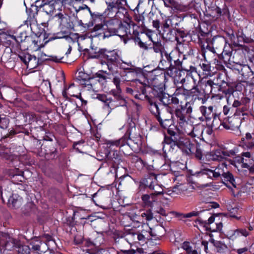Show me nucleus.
Here are the masks:
<instances>
[{
	"instance_id": "603ef678",
	"label": "nucleus",
	"mask_w": 254,
	"mask_h": 254,
	"mask_svg": "<svg viewBox=\"0 0 254 254\" xmlns=\"http://www.w3.org/2000/svg\"><path fill=\"white\" fill-rule=\"evenodd\" d=\"M200 66L206 75L211 74V66L209 63L207 62L203 63L200 64Z\"/></svg>"
},
{
	"instance_id": "e2e57ef3",
	"label": "nucleus",
	"mask_w": 254,
	"mask_h": 254,
	"mask_svg": "<svg viewBox=\"0 0 254 254\" xmlns=\"http://www.w3.org/2000/svg\"><path fill=\"white\" fill-rule=\"evenodd\" d=\"M199 173L202 175H206L208 177L212 178L213 170L207 168H204L202 169Z\"/></svg>"
},
{
	"instance_id": "0eeeda50",
	"label": "nucleus",
	"mask_w": 254,
	"mask_h": 254,
	"mask_svg": "<svg viewBox=\"0 0 254 254\" xmlns=\"http://www.w3.org/2000/svg\"><path fill=\"white\" fill-rule=\"evenodd\" d=\"M207 46L206 49L213 53L221 52L224 46L227 43L226 39L221 36H216L211 39H206Z\"/></svg>"
},
{
	"instance_id": "338daca9",
	"label": "nucleus",
	"mask_w": 254,
	"mask_h": 254,
	"mask_svg": "<svg viewBox=\"0 0 254 254\" xmlns=\"http://www.w3.org/2000/svg\"><path fill=\"white\" fill-rule=\"evenodd\" d=\"M250 102V99L248 97H243L241 99V103L242 106H244L242 107V109L244 111H246L247 109V105Z\"/></svg>"
},
{
	"instance_id": "2f4dec72",
	"label": "nucleus",
	"mask_w": 254,
	"mask_h": 254,
	"mask_svg": "<svg viewBox=\"0 0 254 254\" xmlns=\"http://www.w3.org/2000/svg\"><path fill=\"white\" fill-rule=\"evenodd\" d=\"M116 32L118 33V36L123 38L124 42L126 43L127 40L124 38V37L127 36L128 33L130 34L129 28L125 25L120 24Z\"/></svg>"
},
{
	"instance_id": "8fccbe9b",
	"label": "nucleus",
	"mask_w": 254,
	"mask_h": 254,
	"mask_svg": "<svg viewBox=\"0 0 254 254\" xmlns=\"http://www.w3.org/2000/svg\"><path fill=\"white\" fill-rule=\"evenodd\" d=\"M239 234H241L242 236L246 237L250 235L249 232L245 229H237L233 231L231 237L236 238L237 236H239Z\"/></svg>"
},
{
	"instance_id": "6e6552de",
	"label": "nucleus",
	"mask_w": 254,
	"mask_h": 254,
	"mask_svg": "<svg viewBox=\"0 0 254 254\" xmlns=\"http://www.w3.org/2000/svg\"><path fill=\"white\" fill-rule=\"evenodd\" d=\"M63 6L61 0H51L40 5V8L47 14L52 15L58 11H61Z\"/></svg>"
},
{
	"instance_id": "0e129e2a",
	"label": "nucleus",
	"mask_w": 254,
	"mask_h": 254,
	"mask_svg": "<svg viewBox=\"0 0 254 254\" xmlns=\"http://www.w3.org/2000/svg\"><path fill=\"white\" fill-rule=\"evenodd\" d=\"M91 79L85 80V81H82L80 82L79 83L80 85L82 86L83 87L87 88L88 90H90L92 89V84L91 82Z\"/></svg>"
},
{
	"instance_id": "09e8293b",
	"label": "nucleus",
	"mask_w": 254,
	"mask_h": 254,
	"mask_svg": "<svg viewBox=\"0 0 254 254\" xmlns=\"http://www.w3.org/2000/svg\"><path fill=\"white\" fill-rule=\"evenodd\" d=\"M97 99L104 102L106 106L110 109V104H111V98H108L107 95L105 94H98Z\"/></svg>"
},
{
	"instance_id": "f03ea898",
	"label": "nucleus",
	"mask_w": 254,
	"mask_h": 254,
	"mask_svg": "<svg viewBox=\"0 0 254 254\" xmlns=\"http://www.w3.org/2000/svg\"><path fill=\"white\" fill-rule=\"evenodd\" d=\"M192 104L191 102H187L185 105L181 104L176 109L175 115L180 126L186 125L184 128V132L193 138L197 135L194 132L195 127L187 123L188 116L190 115L192 112Z\"/></svg>"
},
{
	"instance_id": "6ab92c4d",
	"label": "nucleus",
	"mask_w": 254,
	"mask_h": 254,
	"mask_svg": "<svg viewBox=\"0 0 254 254\" xmlns=\"http://www.w3.org/2000/svg\"><path fill=\"white\" fill-rule=\"evenodd\" d=\"M106 162L110 164L113 167H116L120 163V156L117 151H113L112 155L110 152L106 155L105 158Z\"/></svg>"
},
{
	"instance_id": "2eb2a0df",
	"label": "nucleus",
	"mask_w": 254,
	"mask_h": 254,
	"mask_svg": "<svg viewBox=\"0 0 254 254\" xmlns=\"http://www.w3.org/2000/svg\"><path fill=\"white\" fill-rule=\"evenodd\" d=\"M157 175L153 173L148 174L141 182L142 185L150 190L154 189L155 185H158Z\"/></svg>"
},
{
	"instance_id": "4c0bfd02",
	"label": "nucleus",
	"mask_w": 254,
	"mask_h": 254,
	"mask_svg": "<svg viewBox=\"0 0 254 254\" xmlns=\"http://www.w3.org/2000/svg\"><path fill=\"white\" fill-rule=\"evenodd\" d=\"M208 158L209 160L214 161H222L221 155L219 154L218 149L210 152L208 155Z\"/></svg>"
},
{
	"instance_id": "b1692460",
	"label": "nucleus",
	"mask_w": 254,
	"mask_h": 254,
	"mask_svg": "<svg viewBox=\"0 0 254 254\" xmlns=\"http://www.w3.org/2000/svg\"><path fill=\"white\" fill-rule=\"evenodd\" d=\"M167 7H170L173 10L184 11L186 7L179 4L175 0H162Z\"/></svg>"
},
{
	"instance_id": "f704fd0d",
	"label": "nucleus",
	"mask_w": 254,
	"mask_h": 254,
	"mask_svg": "<svg viewBox=\"0 0 254 254\" xmlns=\"http://www.w3.org/2000/svg\"><path fill=\"white\" fill-rule=\"evenodd\" d=\"M126 237V239L130 240L132 243L139 241L138 232H135L132 230H130L127 232Z\"/></svg>"
},
{
	"instance_id": "473e14b6",
	"label": "nucleus",
	"mask_w": 254,
	"mask_h": 254,
	"mask_svg": "<svg viewBox=\"0 0 254 254\" xmlns=\"http://www.w3.org/2000/svg\"><path fill=\"white\" fill-rule=\"evenodd\" d=\"M210 242L216 248L217 252L219 253H224L228 249L227 245L222 242L213 239L210 241Z\"/></svg>"
},
{
	"instance_id": "f8f14e48",
	"label": "nucleus",
	"mask_w": 254,
	"mask_h": 254,
	"mask_svg": "<svg viewBox=\"0 0 254 254\" xmlns=\"http://www.w3.org/2000/svg\"><path fill=\"white\" fill-rule=\"evenodd\" d=\"M199 110L202 115V117L199 118V120L202 121H205L206 123H210L214 116L216 114V113L213 111V107L212 106L208 107L201 106Z\"/></svg>"
},
{
	"instance_id": "13d9d810",
	"label": "nucleus",
	"mask_w": 254,
	"mask_h": 254,
	"mask_svg": "<svg viewBox=\"0 0 254 254\" xmlns=\"http://www.w3.org/2000/svg\"><path fill=\"white\" fill-rule=\"evenodd\" d=\"M211 88L212 92L211 94L213 95H216L221 90V85L218 83H215L213 80H211Z\"/></svg>"
},
{
	"instance_id": "20e7f679",
	"label": "nucleus",
	"mask_w": 254,
	"mask_h": 254,
	"mask_svg": "<svg viewBox=\"0 0 254 254\" xmlns=\"http://www.w3.org/2000/svg\"><path fill=\"white\" fill-rule=\"evenodd\" d=\"M190 68L192 70L190 71L189 70H187V78L190 77L193 81V85L192 88H191V96L195 99H197L199 100H201L202 103L204 104L206 101V97H205L203 92L201 89L198 88L196 83V80L194 79L195 76L198 77L199 78V75L197 74L195 71L193 72L195 69L194 67L190 66Z\"/></svg>"
},
{
	"instance_id": "ea45409f",
	"label": "nucleus",
	"mask_w": 254,
	"mask_h": 254,
	"mask_svg": "<svg viewBox=\"0 0 254 254\" xmlns=\"http://www.w3.org/2000/svg\"><path fill=\"white\" fill-rule=\"evenodd\" d=\"M251 39L247 37L242 31H239L237 33V41H238L239 46H242V43H249Z\"/></svg>"
},
{
	"instance_id": "e433bc0d",
	"label": "nucleus",
	"mask_w": 254,
	"mask_h": 254,
	"mask_svg": "<svg viewBox=\"0 0 254 254\" xmlns=\"http://www.w3.org/2000/svg\"><path fill=\"white\" fill-rule=\"evenodd\" d=\"M145 38L151 39L150 36H147L145 35L144 37H142V40L139 37H136L135 39V42L137 44L139 47L145 50H147L148 48L147 46V43L145 41Z\"/></svg>"
},
{
	"instance_id": "58836bf2",
	"label": "nucleus",
	"mask_w": 254,
	"mask_h": 254,
	"mask_svg": "<svg viewBox=\"0 0 254 254\" xmlns=\"http://www.w3.org/2000/svg\"><path fill=\"white\" fill-rule=\"evenodd\" d=\"M35 38L38 39L33 36H29L27 39V41L26 43L25 44L24 47H26V49H28L29 47L31 48L32 47H38L39 45L38 41L36 40Z\"/></svg>"
},
{
	"instance_id": "bb28decb",
	"label": "nucleus",
	"mask_w": 254,
	"mask_h": 254,
	"mask_svg": "<svg viewBox=\"0 0 254 254\" xmlns=\"http://www.w3.org/2000/svg\"><path fill=\"white\" fill-rule=\"evenodd\" d=\"M144 98L148 101L149 103V109L150 111L153 114H154L157 119V117L159 116H160V112L159 111L158 105L156 104V103L153 102L151 101V99H150V97L148 95H145V96H144Z\"/></svg>"
},
{
	"instance_id": "a211bd4d",
	"label": "nucleus",
	"mask_w": 254,
	"mask_h": 254,
	"mask_svg": "<svg viewBox=\"0 0 254 254\" xmlns=\"http://www.w3.org/2000/svg\"><path fill=\"white\" fill-rule=\"evenodd\" d=\"M172 114L170 109H166V118L161 117L159 116L157 117V121L159 122L160 126L164 128H167L170 127L172 123Z\"/></svg>"
},
{
	"instance_id": "680f3d73",
	"label": "nucleus",
	"mask_w": 254,
	"mask_h": 254,
	"mask_svg": "<svg viewBox=\"0 0 254 254\" xmlns=\"http://www.w3.org/2000/svg\"><path fill=\"white\" fill-rule=\"evenodd\" d=\"M33 21L31 16L28 17L27 20L24 21V24L22 25L19 28H21L22 29L24 27H26L29 30H32L31 25Z\"/></svg>"
},
{
	"instance_id": "cd10ccee",
	"label": "nucleus",
	"mask_w": 254,
	"mask_h": 254,
	"mask_svg": "<svg viewBox=\"0 0 254 254\" xmlns=\"http://www.w3.org/2000/svg\"><path fill=\"white\" fill-rule=\"evenodd\" d=\"M164 70H166L165 74H167L174 78L180 77L182 72V71L177 69L175 66H173V65H171L170 68L165 69Z\"/></svg>"
},
{
	"instance_id": "aec40b11",
	"label": "nucleus",
	"mask_w": 254,
	"mask_h": 254,
	"mask_svg": "<svg viewBox=\"0 0 254 254\" xmlns=\"http://www.w3.org/2000/svg\"><path fill=\"white\" fill-rule=\"evenodd\" d=\"M222 55L223 57L227 56L228 57L227 60L228 61H231L234 63H237V62L234 61V58L235 56L238 55V53L235 51L233 54V56L232 57L233 49L230 44L227 43L224 46L222 50Z\"/></svg>"
},
{
	"instance_id": "f257e3e1",
	"label": "nucleus",
	"mask_w": 254,
	"mask_h": 254,
	"mask_svg": "<svg viewBox=\"0 0 254 254\" xmlns=\"http://www.w3.org/2000/svg\"><path fill=\"white\" fill-rule=\"evenodd\" d=\"M170 136H165V141L170 144L171 147L177 146L187 154L193 153L196 149V144L190 141V139L183 135L176 132L171 128L167 129Z\"/></svg>"
},
{
	"instance_id": "dca6fc26",
	"label": "nucleus",
	"mask_w": 254,
	"mask_h": 254,
	"mask_svg": "<svg viewBox=\"0 0 254 254\" xmlns=\"http://www.w3.org/2000/svg\"><path fill=\"white\" fill-rule=\"evenodd\" d=\"M219 154L221 155V159L222 161L226 160L228 157H231L236 155L237 147H234L231 149H228V148L224 146H222L218 148Z\"/></svg>"
},
{
	"instance_id": "052dcab7",
	"label": "nucleus",
	"mask_w": 254,
	"mask_h": 254,
	"mask_svg": "<svg viewBox=\"0 0 254 254\" xmlns=\"http://www.w3.org/2000/svg\"><path fill=\"white\" fill-rule=\"evenodd\" d=\"M134 20L137 22L139 26H142L144 24V17L142 14H135Z\"/></svg>"
},
{
	"instance_id": "de8ad7c7",
	"label": "nucleus",
	"mask_w": 254,
	"mask_h": 254,
	"mask_svg": "<svg viewBox=\"0 0 254 254\" xmlns=\"http://www.w3.org/2000/svg\"><path fill=\"white\" fill-rule=\"evenodd\" d=\"M94 78V76H90L84 72H79L76 77V79L78 83H80V82H82V81H85V80H87L88 79H93Z\"/></svg>"
},
{
	"instance_id": "6e6d98bb",
	"label": "nucleus",
	"mask_w": 254,
	"mask_h": 254,
	"mask_svg": "<svg viewBox=\"0 0 254 254\" xmlns=\"http://www.w3.org/2000/svg\"><path fill=\"white\" fill-rule=\"evenodd\" d=\"M171 96L165 92L163 94V96L158 99L162 104L166 106H168L170 105V100Z\"/></svg>"
},
{
	"instance_id": "79ce46f5",
	"label": "nucleus",
	"mask_w": 254,
	"mask_h": 254,
	"mask_svg": "<svg viewBox=\"0 0 254 254\" xmlns=\"http://www.w3.org/2000/svg\"><path fill=\"white\" fill-rule=\"evenodd\" d=\"M99 72H100L96 73L95 74L96 77L99 78L98 80L99 82H105L108 78H111L108 77V76L110 75V73H106V71L103 70L100 71Z\"/></svg>"
},
{
	"instance_id": "72a5a7b5",
	"label": "nucleus",
	"mask_w": 254,
	"mask_h": 254,
	"mask_svg": "<svg viewBox=\"0 0 254 254\" xmlns=\"http://www.w3.org/2000/svg\"><path fill=\"white\" fill-rule=\"evenodd\" d=\"M222 180L225 182H229L234 187L236 188L235 181L233 175L230 172L223 173L222 175Z\"/></svg>"
},
{
	"instance_id": "423d86ee",
	"label": "nucleus",
	"mask_w": 254,
	"mask_h": 254,
	"mask_svg": "<svg viewBox=\"0 0 254 254\" xmlns=\"http://www.w3.org/2000/svg\"><path fill=\"white\" fill-rule=\"evenodd\" d=\"M139 90L144 96L148 95L150 98L154 97L159 99L165 93L162 87L154 86L152 88L141 82H139Z\"/></svg>"
},
{
	"instance_id": "a19ab883",
	"label": "nucleus",
	"mask_w": 254,
	"mask_h": 254,
	"mask_svg": "<svg viewBox=\"0 0 254 254\" xmlns=\"http://www.w3.org/2000/svg\"><path fill=\"white\" fill-rule=\"evenodd\" d=\"M211 123L210 124V127L212 128H213L214 129H217L219 128V126L220 125L222 126V123H221L220 120L219 119V118L218 116L216 114H215V116L213 117V119H212L211 121L210 122Z\"/></svg>"
},
{
	"instance_id": "5fc2aeb1",
	"label": "nucleus",
	"mask_w": 254,
	"mask_h": 254,
	"mask_svg": "<svg viewBox=\"0 0 254 254\" xmlns=\"http://www.w3.org/2000/svg\"><path fill=\"white\" fill-rule=\"evenodd\" d=\"M18 249V252L21 254H30V249L28 246L23 245L20 242V245L19 247H17Z\"/></svg>"
},
{
	"instance_id": "69168bd1",
	"label": "nucleus",
	"mask_w": 254,
	"mask_h": 254,
	"mask_svg": "<svg viewBox=\"0 0 254 254\" xmlns=\"http://www.w3.org/2000/svg\"><path fill=\"white\" fill-rule=\"evenodd\" d=\"M151 190L154 191L153 193L154 195H159L163 193V189L161 186V185L158 184L155 185V186L154 187V189H152Z\"/></svg>"
},
{
	"instance_id": "39448f33",
	"label": "nucleus",
	"mask_w": 254,
	"mask_h": 254,
	"mask_svg": "<svg viewBox=\"0 0 254 254\" xmlns=\"http://www.w3.org/2000/svg\"><path fill=\"white\" fill-rule=\"evenodd\" d=\"M125 215L137 224H144V220L150 221L153 217V213L150 210H139L137 212H126Z\"/></svg>"
},
{
	"instance_id": "412c9836",
	"label": "nucleus",
	"mask_w": 254,
	"mask_h": 254,
	"mask_svg": "<svg viewBox=\"0 0 254 254\" xmlns=\"http://www.w3.org/2000/svg\"><path fill=\"white\" fill-rule=\"evenodd\" d=\"M142 227L143 229L140 232H138L139 241L145 242L146 240H151V228L148 226L147 224L145 223L143 224Z\"/></svg>"
},
{
	"instance_id": "4be33fe9",
	"label": "nucleus",
	"mask_w": 254,
	"mask_h": 254,
	"mask_svg": "<svg viewBox=\"0 0 254 254\" xmlns=\"http://www.w3.org/2000/svg\"><path fill=\"white\" fill-rule=\"evenodd\" d=\"M17 35L11 36V38L15 40V41L19 44L22 43L24 46L27 41V38L29 36L27 35V34L25 31H23L21 28H19L17 30Z\"/></svg>"
},
{
	"instance_id": "1a4fd4ad",
	"label": "nucleus",
	"mask_w": 254,
	"mask_h": 254,
	"mask_svg": "<svg viewBox=\"0 0 254 254\" xmlns=\"http://www.w3.org/2000/svg\"><path fill=\"white\" fill-rule=\"evenodd\" d=\"M111 92L114 96V99L111 98L109 114L110 113L112 110L115 108L119 106H125L127 103L126 100L121 94V91H118V90H112Z\"/></svg>"
},
{
	"instance_id": "4d7b16f0",
	"label": "nucleus",
	"mask_w": 254,
	"mask_h": 254,
	"mask_svg": "<svg viewBox=\"0 0 254 254\" xmlns=\"http://www.w3.org/2000/svg\"><path fill=\"white\" fill-rule=\"evenodd\" d=\"M243 168L248 169L251 173H254V159L253 157L252 159L250 160L249 163H243L242 164Z\"/></svg>"
},
{
	"instance_id": "9b49d317",
	"label": "nucleus",
	"mask_w": 254,
	"mask_h": 254,
	"mask_svg": "<svg viewBox=\"0 0 254 254\" xmlns=\"http://www.w3.org/2000/svg\"><path fill=\"white\" fill-rule=\"evenodd\" d=\"M175 18L173 16H168L164 20L162 23V28L163 29V34H165L166 32H169L171 34L173 32V30L178 33H182V31L176 28L178 25V23H173V20Z\"/></svg>"
},
{
	"instance_id": "5701e85b",
	"label": "nucleus",
	"mask_w": 254,
	"mask_h": 254,
	"mask_svg": "<svg viewBox=\"0 0 254 254\" xmlns=\"http://www.w3.org/2000/svg\"><path fill=\"white\" fill-rule=\"evenodd\" d=\"M116 243H118L120 248V250L117 252V254H134L135 253L134 250L125 249L126 247H124V245H126L127 247L129 245L126 239H121Z\"/></svg>"
},
{
	"instance_id": "c85d7f7f",
	"label": "nucleus",
	"mask_w": 254,
	"mask_h": 254,
	"mask_svg": "<svg viewBox=\"0 0 254 254\" xmlns=\"http://www.w3.org/2000/svg\"><path fill=\"white\" fill-rule=\"evenodd\" d=\"M182 248L186 251L187 254H200L195 247H193L189 242H185L183 243Z\"/></svg>"
},
{
	"instance_id": "49530a36",
	"label": "nucleus",
	"mask_w": 254,
	"mask_h": 254,
	"mask_svg": "<svg viewBox=\"0 0 254 254\" xmlns=\"http://www.w3.org/2000/svg\"><path fill=\"white\" fill-rule=\"evenodd\" d=\"M191 89L190 90L186 89L183 87H179L178 88L174 93V94L177 96L179 95H184L186 96H191Z\"/></svg>"
},
{
	"instance_id": "a18cd8bd",
	"label": "nucleus",
	"mask_w": 254,
	"mask_h": 254,
	"mask_svg": "<svg viewBox=\"0 0 254 254\" xmlns=\"http://www.w3.org/2000/svg\"><path fill=\"white\" fill-rule=\"evenodd\" d=\"M42 242L38 238L33 239L30 243L32 246V250L35 251H40L41 245H42Z\"/></svg>"
},
{
	"instance_id": "3c124183",
	"label": "nucleus",
	"mask_w": 254,
	"mask_h": 254,
	"mask_svg": "<svg viewBox=\"0 0 254 254\" xmlns=\"http://www.w3.org/2000/svg\"><path fill=\"white\" fill-rule=\"evenodd\" d=\"M48 57L47 58H45V60H50L56 63L61 62V60L63 59V56H47L46 54L41 53V58H43V56Z\"/></svg>"
},
{
	"instance_id": "4468645a",
	"label": "nucleus",
	"mask_w": 254,
	"mask_h": 254,
	"mask_svg": "<svg viewBox=\"0 0 254 254\" xmlns=\"http://www.w3.org/2000/svg\"><path fill=\"white\" fill-rule=\"evenodd\" d=\"M121 68L124 70L123 76L126 77L125 79L127 81H135L137 88L139 90V82L140 81L135 79L137 74L135 69L132 67H125L123 66H121Z\"/></svg>"
},
{
	"instance_id": "f3484780",
	"label": "nucleus",
	"mask_w": 254,
	"mask_h": 254,
	"mask_svg": "<svg viewBox=\"0 0 254 254\" xmlns=\"http://www.w3.org/2000/svg\"><path fill=\"white\" fill-rule=\"evenodd\" d=\"M202 213H204V214L202 216H199L195 222V223L198 222L201 225L207 227V225H210L214 222L215 218L213 216H211L207 220L210 214L207 210H205V211L202 212Z\"/></svg>"
},
{
	"instance_id": "ddd939ff",
	"label": "nucleus",
	"mask_w": 254,
	"mask_h": 254,
	"mask_svg": "<svg viewBox=\"0 0 254 254\" xmlns=\"http://www.w3.org/2000/svg\"><path fill=\"white\" fill-rule=\"evenodd\" d=\"M241 124V120L237 117H230L228 119V122H223L222 126L226 129H230L236 131V133L240 132L239 127Z\"/></svg>"
},
{
	"instance_id": "c03bdc74",
	"label": "nucleus",
	"mask_w": 254,
	"mask_h": 254,
	"mask_svg": "<svg viewBox=\"0 0 254 254\" xmlns=\"http://www.w3.org/2000/svg\"><path fill=\"white\" fill-rule=\"evenodd\" d=\"M153 48L155 52L160 53V54L162 55V53L166 52L161 42H153Z\"/></svg>"
},
{
	"instance_id": "c9c22d12",
	"label": "nucleus",
	"mask_w": 254,
	"mask_h": 254,
	"mask_svg": "<svg viewBox=\"0 0 254 254\" xmlns=\"http://www.w3.org/2000/svg\"><path fill=\"white\" fill-rule=\"evenodd\" d=\"M106 144L110 146L115 145L116 146H120L125 145L126 144L129 145V143L126 141L125 138H121L116 140H108L106 141Z\"/></svg>"
},
{
	"instance_id": "393cba45",
	"label": "nucleus",
	"mask_w": 254,
	"mask_h": 254,
	"mask_svg": "<svg viewBox=\"0 0 254 254\" xmlns=\"http://www.w3.org/2000/svg\"><path fill=\"white\" fill-rule=\"evenodd\" d=\"M20 245V241L18 239L13 238H9L4 244L5 250L11 251V250L17 248Z\"/></svg>"
},
{
	"instance_id": "864d4df0",
	"label": "nucleus",
	"mask_w": 254,
	"mask_h": 254,
	"mask_svg": "<svg viewBox=\"0 0 254 254\" xmlns=\"http://www.w3.org/2000/svg\"><path fill=\"white\" fill-rule=\"evenodd\" d=\"M55 16L58 18L59 23L61 25L65 27L67 26L65 25V23L67 22L68 18L65 15L61 12H59L58 13H56Z\"/></svg>"
},
{
	"instance_id": "c756f323",
	"label": "nucleus",
	"mask_w": 254,
	"mask_h": 254,
	"mask_svg": "<svg viewBox=\"0 0 254 254\" xmlns=\"http://www.w3.org/2000/svg\"><path fill=\"white\" fill-rule=\"evenodd\" d=\"M241 75L245 79H249L254 78V71H253L250 66H244L241 70Z\"/></svg>"
},
{
	"instance_id": "37998d69",
	"label": "nucleus",
	"mask_w": 254,
	"mask_h": 254,
	"mask_svg": "<svg viewBox=\"0 0 254 254\" xmlns=\"http://www.w3.org/2000/svg\"><path fill=\"white\" fill-rule=\"evenodd\" d=\"M19 58L26 65H28L32 61V59H34V60H36V57H32L31 55L29 54H22L21 55H19Z\"/></svg>"
},
{
	"instance_id": "7ed1b4c3",
	"label": "nucleus",
	"mask_w": 254,
	"mask_h": 254,
	"mask_svg": "<svg viewBox=\"0 0 254 254\" xmlns=\"http://www.w3.org/2000/svg\"><path fill=\"white\" fill-rule=\"evenodd\" d=\"M92 56L95 59L104 60L110 71L113 70L112 65L116 64L119 55L116 50H108L106 49H101L98 51L95 52Z\"/></svg>"
},
{
	"instance_id": "bf43d9fd",
	"label": "nucleus",
	"mask_w": 254,
	"mask_h": 254,
	"mask_svg": "<svg viewBox=\"0 0 254 254\" xmlns=\"http://www.w3.org/2000/svg\"><path fill=\"white\" fill-rule=\"evenodd\" d=\"M204 211H205V210H200V211H193L187 213V214H182V215L183 216V218H190L192 216H198L199 217V215L201 213H202V212H204Z\"/></svg>"
},
{
	"instance_id": "774afa93",
	"label": "nucleus",
	"mask_w": 254,
	"mask_h": 254,
	"mask_svg": "<svg viewBox=\"0 0 254 254\" xmlns=\"http://www.w3.org/2000/svg\"><path fill=\"white\" fill-rule=\"evenodd\" d=\"M23 177L20 175H14L12 178V182L14 184H18L19 182H22Z\"/></svg>"
},
{
	"instance_id": "a878e982",
	"label": "nucleus",
	"mask_w": 254,
	"mask_h": 254,
	"mask_svg": "<svg viewBox=\"0 0 254 254\" xmlns=\"http://www.w3.org/2000/svg\"><path fill=\"white\" fill-rule=\"evenodd\" d=\"M150 233L152 238L158 239L164 235L165 229L162 226L158 225L152 228H151Z\"/></svg>"
},
{
	"instance_id": "7c9ffc66",
	"label": "nucleus",
	"mask_w": 254,
	"mask_h": 254,
	"mask_svg": "<svg viewBox=\"0 0 254 254\" xmlns=\"http://www.w3.org/2000/svg\"><path fill=\"white\" fill-rule=\"evenodd\" d=\"M211 79L207 80L201 83V89L203 91L205 97H206V95H209L210 94H211Z\"/></svg>"
},
{
	"instance_id": "9d476101",
	"label": "nucleus",
	"mask_w": 254,
	"mask_h": 254,
	"mask_svg": "<svg viewBox=\"0 0 254 254\" xmlns=\"http://www.w3.org/2000/svg\"><path fill=\"white\" fill-rule=\"evenodd\" d=\"M177 53L176 51H172L169 53L167 52L162 53L159 67L163 70L170 68L172 65V62L174 60V56Z\"/></svg>"
}]
</instances>
